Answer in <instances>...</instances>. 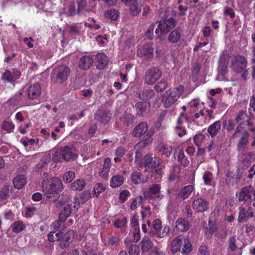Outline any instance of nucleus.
I'll return each instance as SVG.
<instances>
[{"mask_svg": "<svg viewBox=\"0 0 255 255\" xmlns=\"http://www.w3.org/2000/svg\"><path fill=\"white\" fill-rule=\"evenodd\" d=\"M20 74L19 71H16L14 75L11 73L10 71L6 70L2 75L1 79L8 82L14 81L20 76Z\"/></svg>", "mask_w": 255, "mask_h": 255, "instance_id": "nucleus-37", "label": "nucleus"}, {"mask_svg": "<svg viewBox=\"0 0 255 255\" xmlns=\"http://www.w3.org/2000/svg\"><path fill=\"white\" fill-rule=\"evenodd\" d=\"M184 91V87L182 85L166 91L162 99L164 107L169 108L173 105L178 100Z\"/></svg>", "mask_w": 255, "mask_h": 255, "instance_id": "nucleus-3", "label": "nucleus"}, {"mask_svg": "<svg viewBox=\"0 0 255 255\" xmlns=\"http://www.w3.org/2000/svg\"><path fill=\"white\" fill-rule=\"evenodd\" d=\"M153 48L150 43H147L143 45L141 48H138L137 54L139 57L143 56L150 57L152 56Z\"/></svg>", "mask_w": 255, "mask_h": 255, "instance_id": "nucleus-25", "label": "nucleus"}, {"mask_svg": "<svg viewBox=\"0 0 255 255\" xmlns=\"http://www.w3.org/2000/svg\"><path fill=\"white\" fill-rule=\"evenodd\" d=\"M76 205L72 204H67L63 207L60 211L59 216V220L62 223H64L66 220L70 216L73 209L76 208Z\"/></svg>", "mask_w": 255, "mask_h": 255, "instance_id": "nucleus-20", "label": "nucleus"}, {"mask_svg": "<svg viewBox=\"0 0 255 255\" xmlns=\"http://www.w3.org/2000/svg\"><path fill=\"white\" fill-rule=\"evenodd\" d=\"M167 82L166 80L162 79L155 85L154 86V89L156 92L160 93L164 91L167 88Z\"/></svg>", "mask_w": 255, "mask_h": 255, "instance_id": "nucleus-46", "label": "nucleus"}, {"mask_svg": "<svg viewBox=\"0 0 255 255\" xmlns=\"http://www.w3.org/2000/svg\"><path fill=\"white\" fill-rule=\"evenodd\" d=\"M51 160L50 154H45L41 159L40 161L37 164V167L38 169H41L46 166L48 163Z\"/></svg>", "mask_w": 255, "mask_h": 255, "instance_id": "nucleus-45", "label": "nucleus"}, {"mask_svg": "<svg viewBox=\"0 0 255 255\" xmlns=\"http://www.w3.org/2000/svg\"><path fill=\"white\" fill-rule=\"evenodd\" d=\"M162 72L157 67H152L145 73L143 77L144 83L153 85L161 77Z\"/></svg>", "mask_w": 255, "mask_h": 255, "instance_id": "nucleus-8", "label": "nucleus"}, {"mask_svg": "<svg viewBox=\"0 0 255 255\" xmlns=\"http://www.w3.org/2000/svg\"><path fill=\"white\" fill-rule=\"evenodd\" d=\"M139 244L142 253L149 252L153 246V243L150 238L147 236L143 237Z\"/></svg>", "mask_w": 255, "mask_h": 255, "instance_id": "nucleus-31", "label": "nucleus"}, {"mask_svg": "<svg viewBox=\"0 0 255 255\" xmlns=\"http://www.w3.org/2000/svg\"><path fill=\"white\" fill-rule=\"evenodd\" d=\"M194 190V187L192 185H189L182 188L178 193V198L183 200L189 197Z\"/></svg>", "mask_w": 255, "mask_h": 255, "instance_id": "nucleus-33", "label": "nucleus"}, {"mask_svg": "<svg viewBox=\"0 0 255 255\" xmlns=\"http://www.w3.org/2000/svg\"><path fill=\"white\" fill-rule=\"evenodd\" d=\"M249 137L250 133L249 132L246 130H244L242 133V135L240 136L237 145V150L240 153L245 151Z\"/></svg>", "mask_w": 255, "mask_h": 255, "instance_id": "nucleus-16", "label": "nucleus"}, {"mask_svg": "<svg viewBox=\"0 0 255 255\" xmlns=\"http://www.w3.org/2000/svg\"><path fill=\"white\" fill-rule=\"evenodd\" d=\"M120 120L125 126L129 127L133 123L134 118L131 114L125 112L121 117Z\"/></svg>", "mask_w": 255, "mask_h": 255, "instance_id": "nucleus-35", "label": "nucleus"}, {"mask_svg": "<svg viewBox=\"0 0 255 255\" xmlns=\"http://www.w3.org/2000/svg\"><path fill=\"white\" fill-rule=\"evenodd\" d=\"M125 244L128 250L129 255H139V247L137 245L133 244L130 239L126 238L125 240Z\"/></svg>", "mask_w": 255, "mask_h": 255, "instance_id": "nucleus-27", "label": "nucleus"}, {"mask_svg": "<svg viewBox=\"0 0 255 255\" xmlns=\"http://www.w3.org/2000/svg\"><path fill=\"white\" fill-rule=\"evenodd\" d=\"M95 118L104 126L109 124L111 120V117L108 113L103 110H98L95 115Z\"/></svg>", "mask_w": 255, "mask_h": 255, "instance_id": "nucleus-23", "label": "nucleus"}, {"mask_svg": "<svg viewBox=\"0 0 255 255\" xmlns=\"http://www.w3.org/2000/svg\"><path fill=\"white\" fill-rule=\"evenodd\" d=\"M15 126L9 121H4L2 124V128L7 132H12L13 131Z\"/></svg>", "mask_w": 255, "mask_h": 255, "instance_id": "nucleus-50", "label": "nucleus"}, {"mask_svg": "<svg viewBox=\"0 0 255 255\" xmlns=\"http://www.w3.org/2000/svg\"><path fill=\"white\" fill-rule=\"evenodd\" d=\"M75 174L74 172L67 171L63 175V180L67 183H70L75 178Z\"/></svg>", "mask_w": 255, "mask_h": 255, "instance_id": "nucleus-54", "label": "nucleus"}, {"mask_svg": "<svg viewBox=\"0 0 255 255\" xmlns=\"http://www.w3.org/2000/svg\"><path fill=\"white\" fill-rule=\"evenodd\" d=\"M127 224V219L126 217H123L121 219H117L114 222V226L116 228H121V231L124 232L126 230V225Z\"/></svg>", "mask_w": 255, "mask_h": 255, "instance_id": "nucleus-48", "label": "nucleus"}, {"mask_svg": "<svg viewBox=\"0 0 255 255\" xmlns=\"http://www.w3.org/2000/svg\"><path fill=\"white\" fill-rule=\"evenodd\" d=\"M62 222H61L59 220V221H56L54 222H53L51 227V229L53 230V231L56 232H61L62 228L61 227V224H63Z\"/></svg>", "mask_w": 255, "mask_h": 255, "instance_id": "nucleus-60", "label": "nucleus"}, {"mask_svg": "<svg viewBox=\"0 0 255 255\" xmlns=\"http://www.w3.org/2000/svg\"><path fill=\"white\" fill-rule=\"evenodd\" d=\"M60 235V232L51 231L48 235V240L50 242L58 241Z\"/></svg>", "mask_w": 255, "mask_h": 255, "instance_id": "nucleus-55", "label": "nucleus"}, {"mask_svg": "<svg viewBox=\"0 0 255 255\" xmlns=\"http://www.w3.org/2000/svg\"><path fill=\"white\" fill-rule=\"evenodd\" d=\"M131 182L135 185L143 184L147 182V178L141 172L134 171L130 175Z\"/></svg>", "mask_w": 255, "mask_h": 255, "instance_id": "nucleus-22", "label": "nucleus"}, {"mask_svg": "<svg viewBox=\"0 0 255 255\" xmlns=\"http://www.w3.org/2000/svg\"><path fill=\"white\" fill-rule=\"evenodd\" d=\"M181 38V30L177 28L171 31L168 37L169 41L172 43L178 42Z\"/></svg>", "mask_w": 255, "mask_h": 255, "instance_id": "nucleus-36", "label": "nucleus"}, {"mask_svg": "<svg viewBox=\"0 0 255 255\" xmlns=\"http://www.w3.org/2000/svg\"><path fill=\"white\" fill-rule=\"evenodd\" d=\"M151 104L149 102L139 101L134 106L136 115L139 117H146L150 112Z\"/></svg>", "mask_w": 255, "mask_h": 255, "instance_id": "nucleus-11", "label": "nucleus"}, {"mask_svg": "<svg viewBox=\"0 0 255 255\" xmlns=\"http://www.w3.org/2000/svg\"><path fill=\"white\" fill-rule=\"evenodd\" d=\"M244 125H243V124H240L238 127L237 128L235 132L234 133V134L232 135V137L233 138H236L238 137H240L241 135H242L241 131L243 130L244 128Z\"/></svg>", "mask_w": 255, "mask_h": 255, "instance_id": "nucleus-63", "label": "nucleus"}, {"mask_svg": "<svg viewBox=\"0 0 255 255\" xmlns=\"http://www.w3.org/2000/svg\"><path fill=\"white\" fill-rule=\"evenodd\" d=\"M11 228L13 232L18 233L24 230L26 225L22 221L19 220L14 222Z\"/></svg>", "mask_w": 255, "mask_h": 255, "instance_id": "nucleus-42", "label": "nucleus"}, {"mask_svg": "<svg viewBox=\"0 0 255 255\" xmlns=\"http://www.w3.org/2000/svg\"><path fill=\"white\" fill-rule=\"evenodd\" d=\"M176 24V20L172 17L166 18L158 22L157 28L155 30L157 37L168 33L170 29L175 27Z\"/></svg>", "mask_w": 255, "mask_h": 255, "instance_id": "nucleus-7", "label": "nucleus"}, {"mask_svg": "<svg viewBox=\"0 0 255 255\" xmlns=\"http://www.w3.org/2000/svg\"><path fill=\"white\" fill-rule=\"evenodd\" d=\"M170 231L169 226L165 225L162 228L161 220L156 219L152 222V226L149 229L148 234L152 237L163 238L169 234Z\"/></svg>", "mask_w": 255, "mask_h": 255, "instance_id": "nucleus-6", "label": "nucleus"}, {"mask_svg": "<svg viewBox=\"0 0 255 255\" xmlns=\"http://www.w3.org/2000/svg\"><path fill=\"white\" fill-rule=\"evenodd\" d=\"M13 183L15 188L20 189L26 183V179L23 175H18L13 179Z\"/></svg>", "mask_w": 255, "mask_h": 255, "instance_id": "nucleus-38", "label": "nucleus"}, {"mask_svg": "<svg viewBox=\"0 0 255 255\" xmlns=\"http://www.w3.org/2000/svg\"><path fill=\"white\" fill-rule=\"evenodd\" d=\"M9 189L8 186H4L0 191V201L6 199L9 196Z\"/></svg>", "mask_w": 255, "mask_h": 255, "instance_id": "nucleus-58", "label": "nucleus"}, {"mask_svg": "<svg viewBox=\"0 0 255 255\" xmlns=\"http://www.w3.org/2000/svg\"><path fill=\"white\" fill-rule=\"evenodd\" d=\"M205 138V136L204 134L202 133L196 134L193 138L195 144L198 147L201 146Z\"/></svg>", "mask_w": 255, "mask_h": 255, "instance_id": "nucleus-52", "label": "nucleus"}, {"mask_svg": "<svg viewBox=\"0 0 255 255\" xmlns=\"http://www.w3.org/2000/svg\"><path fill=\"white\" fill-rule=\"evenodd\" d=\"M247 63L245 57L240 55L234 56L231 61V67L233 71L236 73L243 72L242 78L245 81L247 80L249 76V69H246Z\"/></svg>", "mask_w": 255, "mask_h": 255, "instance_id": "nucleus-1", "label": "nucleus"}, {"mask_svg": "<svg viewBox=\"0 0 255 255\" xmlns=\"http://www.w3.org/2000/svg\"><path fill=\"white\" fill-rule=\"evenodd\" d=\"M105 188L103 184L98 183H97L93 188L94 195H95L96 197H98L100 194L104 191Z\"/></svg>", "mask_w": 255, "mask_h": 255, "instance_id": "nucleus-53", "label": "nucleus"}, {"mask_svg": "<svg viewBox=\"0 0 255 255\" xmlns=\"http://www.w3.org/2000/svg\"><path fill=\"white\" fill-rule=\"evenodd\" d=\"M77 2L78 4L77 13L80 14V12L86 6L87 1L86 0H77Z\"/></svg>", "mask_w": 255, "mask_h": 255, "instance_id": "nucleus-62", "label": "nucleus"}, {"mask_svg": "<svg viewBox=\"0 0 255 255\" xmlns=\"http://www.w3.org/2000/svg\"><path fill=\"white\" fill-rule=\"evenodd\" d=\"M177 159L179 162L181 163L184 166H187L189 163L188 160L185 158V156L184 153V151L182 149H180L179 151L178 155L177 156Z\"/></svg>", "mask_w": 255, "mask_h": 255, "instance_id": "nucleus-51", "label": "nucleus"}, {"mask_svg": "<svg viewBox=\"0 0 255 255\" xmlns=\"http://www.w3.org/2000/svg\"><path fill=\"white\" fill-rule=\"evenodd\" d=\"M222 122L218 121L211 125L207 129L208 133L212 138L215 137L221 131Z\"/></svg>", "mask_w": 255, "mask_h": 255, "instance_id": "nucleus-29", "label": "nucleus"}, {"mask_svg": "<svg viewBox=\"0 0 255 255\" xmlns=\"http://www.w3.org/2000/svg\"><path fill=\"white\" fill-rule=\"evenodd\" d=\"M93 63V58L90 56L85 55L79 59L78 65L81 69L86 70L90 68Z\"/></svg>", "mask_w": 255, "mask_h": 255, "instance_id": "nucleus-24", "label": "nucleus"}, {"mask_svg": "<svg viewBox=\"0 0 255 255\" xmlns=\"http://www.w3.org/2000/svg\"><path fill=\"white\" fill-rule=\"evenodd\" d=\"M120 239L119 238L111 236L108 238V243L112 247H116L119 246Z\"/></svg>", "mask_w": 255, "mask_h": 255, "instance_id": "nucleus-57", "label": "nucleus"}, {"mask_svg": "<svg viewBox=\"0 0 255 255\" xmlns=\"http://www.w3.org/2000/svg\"><path fill=\"white\" fill-rule=\"evenodd\" d=\"M176 230L180 232H186L190 228L189 223L184 218H179L175 222Z\"/></svg>", "mask_w": 255, "mask_h": 255, "instance_id": "nucleus-30", "label": "nucleus"}, {"mask_svg": "<svg viewBox=\"0 0 255 255\" xmlns=\"http://www.w3.org/2000/svg\"><path fill=\"white\" fill-rule=\"evenodd\" d=\"M41 93V87L39 84L36 83L30 85L26 90L27 98L30 100L37 99Z\"/></svg>", "mask_w": 255, "mask_h": 255, "instance_id": "nucleus-15", "label": "nucleus"}, {"mask_svg": "<svg viewBox=\"0 0 255 255\" xmlns=\"http://www.w3.org/2000/svg\"><path fill=\"white\" fill-rule=\"evenodd\" d=\"M238 199L240 201L250 204L255 199V190L252 186L243 187L239 192Z\"/></svg>", "mask_w": 255, "mask_h": 255, "instance_id": "nucleus-9", "label": "nucleus"}, {"mask_svg": "<svg viewBox=\"0 0 255 255\" xmlns=\"http://www.w3.org/2000/svg\"><path fill=\"white\" fill-rule=\"evenodd\" d=\"M142 6V4L140 3H138L137 1L129 6V10L130 14L132 16H136L141 11V7Z\"/></svg>", "mask_w": 255, "mask_h": 255, "instance_id": "nucleus-44", "label": "nucleus"}, {"mask_svg": "<svg viewBox=\"0 0 255 255\" xmlns=\"http://www.w3.org/2000/svg\"><path fill=\"white\" fill-rule=\"evenodd\" d=\"M254 216V212L251 207H240L238 216V222L241 223H244Z\"/></svg>", "mask_w": 255, "mask_h": 255, "instance_id": "nucleus-14", "label": "nucleus"}, {"mask_svg": "<svg viewBox=\"0 0 255 255\" xmlns=\"http://www.w3.org/2000/svg\"><path fill=\"white\" fill-rule=\"evenodd\" d=\"M61 153L63 159L66 161L74 160L77 157L75 148L73 146H65L61 149Z\"/></svg>", "mask_w": 255, "mask_h": 255, "instance_id": "nucleus-17", "label": "nucleus"}, {"mask_svg": "<svg viewBox=\"0 0 255 255\" xmlns=\"http://www.w3.org/2000/svg\"><path fill=\"white\" fill-rule=\"evenodd\" d=\"M192 207L195 212L203 213L208 210L209 202L206 199L199 197L193 200Z\"/></svg>", "mask_w": 255, "mask_h": 255, "instance_id": "nucleus-12", "label": "nucleus"}, {"mask_svg": "<svg viewBox=\"0 0 255 255\" xmlns=\"http://www.w3.org/2000/svg\"><path fill=\"white\" fill-rule=\"evenodd\" d=\"M85 186V181L83 180H76L71 185V188L73 190L81 191Z\"/></svg>", "mask_w": 255, "mask_h": 255, "instance_id": "nucleus-47", "label": "nucleus"}, {"mask_svg": "<svg viewBox=\"0 0 255 255\" xmlns=\"http://www.w3.org/2000/svg\"><path fill=\"white\" fill-rule=\"evenodd\" d=\"M148 126L145 122H140L133 129L132 135L134 137H140L148 131Z\"/></svg>", "mask_w": 255, "mask_h": 255, "instance_id": "nucleus-19", "label": "nucleus"}, {"mask_svg": "<svg viewBox=\"0 0 255 255\" xmlns=\"http://www.w3.org/2000/svg\"><path fill=\"white\" fill-rule=\"evenodd\" d=\"M143 197L142 196H138L132 201L130 204V208L132 210H135L142 202Z\"/></svg>", "mask_w": 255, "mask_h": 255, "instance_id": "nucleus-56", "label": "nucleus"}, {"mask_svg": "<svg viewBox=\"0 0 255 255\" xmlns=\"http://www.w3.org/2000/svg\"><path fill=\"white\" fill-rule=\"evenodd\" d=\"M130 195V192L127 190H124L123 191H122L120 194V199L121 200V202L122 203H124L125 202L128 197Z\"/></svg>", "mask_w": 255, "mask_h": 255, "instance_id": "nucleus-64", "label": "nucleus"}, {"mask_svg": "<svg viewBox=\"0 0 255 255\" xmlns=\"http://www.w3.org/2000/svg\"><path fill=\"white\" fill-rule=\"evenodd\" d=\"M155 92L151 89L144 88L137 93L136 97L142 102H149L155 96Z\"/></svg>", "mask_w": 255, "mask_h": 255, "instance_id": "nucleus-18", "label": "nucleus"}, {"mask_svg": "<svg viewBox=\"0 0 255 255\" xmlns=\"http://www.w3.org/2000/svg\"><path fill=\"white\" fill-rule=\"evenodd\" d=\"M241 154L240 160L244 165L248 166L250 165L255 159V153L254 152H246V151Z\"/></svg>", "mask_w": 255, "mask_h": 255, "instance_id": "nucleus-28", "label": "nucleus"}, {"mask_svg": "<svg viewBox=\"0 0 255 255\" xmlns=\"http://www.w3.org/2000/svg\"><path fill=\"white\" fill-rule=\"evenodd\" d=\"M42 187L45 195L57 193L62 189L63 183L61 179L55 177L50 179L44 180Z\"/></svg>", "mask_w": 255, "mask_h": 255, "instance_id": "nucleus-5", "label": "nucleus"}, {"mask_svg": "<svg viewBox=\"0 0 255 255\" xmlns=\"http://www.w3.org/2000/svg\"><path fill=\"white\" fill-rule=\"evenodd\" d=\"M111 160L110 158H106L104 161L103 167L100 170L99 173L104 179H107L111 168Z\"/></svg>", "mask_w": 255, "mask_h": 255, "instance_id": "nucleus-32", "label": "nucleus"}, {"mask_svg": "<svg viewBox=\"0 0 255 255\" xmlns=\"http://www.w3.org/2000/svg\"><path fill=\"white\" fill-rule=\"evenodd\" d=\"M124 182V178L122 175H116L111 178L110 185L112 188H117L121 186Z\"/></svg>", "mask_w": 255, "mask_h": 255, "instance_id": "nucleus-40", "label": "nucleus"}, {"mask_svg": "<svg viewBox=\"0 0 255 255\" xmlns=\"http://www.w3.org/2000/svg\"><path fill=\"white\" fill-rule=\"evenodd\" d=\"M69 32L70 34L74 35H78L80 34V29L76 25H69L68 26Z\"/></svg>", "mask_w": 255, "mask_h": 255, "instance_id": "nucleus-61", "label": "nucleus"}, {"mask_svg": "<svg viewBox=\"0 0 255 255\" xmlns=\"http://www.w3.org/2000/svg\"><path fill=\"white\" fill-rule=\"evenodd\" d=\"M250 120V118L248 116L247 114L242 111L239 112L236 117L235 121L237 123L243 124L245 126L246 123Z\"/></svg>", "mask_w": 255, "mask_h": 255, "instance_id": "nucleus-43", "label": "nucleus"}, {"mask_svg": "<svg viewBox=\"0 0 255 255\" xmlns=\"http://www.w3.org/2000/svg\"><path fill=\"white\" fill-rule=\"evenodd\" d=\"M217 230V225L213 223L211 219H209L208 221V227L204 228V232L207 238L209 239L212 238L213 235Z\"/></svg>", "mask_w": 255, "mask_h": 255, "instance_id": "nucleus-34", "label": "nucleus"}, {"mask_svg": "<svg viewBox=\"0 0 255 255\" xmlns=\"http://www.w3.org/2000/svg\"><path fill=\"white\" fill-rule=\"evenodd\" d=\"M213 178L214 176L211 172L208 171H206L204 172L203 176V179L205 185H211L213 181Z\"/></svg>", "mask_w": 255, "mask_h": 255, "instance_id": "nucleus-49", "label": "nucleus"}, {"mask_svg": "<svg viewBox=\"0 0 255 255\" xmlns=\"http://www.w3.org/2000/svg\"><path fill=\"white\" fill-rule=\"evenodd\" d=\"M160 188V185L158 184H152L147 189L144 191V198L148 200L159 198Z\"/></svg>", "mask_w": 255, "mask_h": 255, "instance_id": "nucleus-13", "label": "nucleus"}, {"mask_svg": "<svg viewBox=\"0 0 255 255\" xmlns=\"http://www.w3.org/2000/svg\"><path fill=\"white\" fill-rule=\"evenodd\" d=\"M95 61L97 69L100 70L103 69L108 63V57L103 53H98L96 55Z\"/></svg>", "mask_w": 255, "mask_h": 255, "instance_id": "nucleus-26", "label": "nucleus"}, {"mask_svg": "<svg viewBox=\"0 0 255 255\" xmlns=\"http://www.w3.org/2000/svg\"><path fill=\"white\" fill-rule=\"evenodd\" d=\"M74 231L72 230H69L65 233L60 232V235L59 237V247L61 249L68 248L72 242L74 238Z\"/></svg>", "mask_w": 255, "mask_h": 255, "instance_id": "nucleus-10", "label": "nucleus"}, {"mask_svg": "<svg viewBox=\"0 0 255 255\" xmlns=\"http://www.w3.org/2000/svg\"><path fill=\"white\" fill-rule=\"evenodd\" d=\"M152 156L151 154H146L141 160L139 167H145L146 169L152 168Z\"/></svg>", "mask_w": 255, "mask_h": 255, "instance_id": "nucleus-41", "label": "nucleus"}, {"mask_svg": "<svg viewBox=\"0 0 255 255\" xmlns=\"http://www.w3.org/2000/svg\"><path fill=\"white\" fill-rule=\"evenodd\" d=\"M157 149L162 155H164L166 157L169 156L172 152V147L167 146L164 143L159 144L157 147Z\"/></svg>", "mask_w": 255, "mask_h": 255, "instance_id": "nucleus-39", "label": "nucleus"}, {"mask_svg": "<svg viewBox=\"0 0 255 255\" xmlns=\"http://www.w3.org/2000/svg\"><path fill=\"white\" fill-rule=\"evenodd\" d=\"M171 246L173 253L181 252L183 254L187 255L191 251L192 245L189 239L181 236L172 241Z\"/></svg>", "mask_w": 255, "mask_h": 255, "instance_id": "nucleus-2", "label": "nucleus"}, {"mask_svg": "<svg viewBox=\"0 0 255 255\" xmlns=\"http://www.w3.org/2000/svg\"><path fill=\"white\" fill-rule=\"evenodd\" d=\"M154 133V129L153 128L149 129L144 135L143 138L137 143L138 147L143 148L150 145L153 142L152 136L153 135Z\"/></svg>", "mask_w": 255, "mask_h": 255, "instance_id": "nucleus-21", "label": "nucleus"}, {"mask_svg": "<svg viewBox=\"0 0 255 255\" xmlns=\"http://www.w3.org/2000/svg\"><path fill=\"white\" fill-rule=\"evenodd\" d=\"M247 173H245V170L244 168H238L236 175V182H239L243 176H247Z\"/></svg>", "mask_w": 255, "mask_h": 255, "instance_id": "nucleus-59", "label": "nucleus"}, {"mask_svg": "<svg viewBox=\"0 0 255 255\" xmlns=\"http://www.w3.org/2000/svg\"><path fill=\"white\" fill-rule=\"evenodd\" d=\"M70 74V69L68 66L60 65L52 70L50 78L53 83L61 84L68 79Z\"/></svg>", "mask_w": 255, "mask_h": 255, "instance_id": "nucleus-4", "label": "nucleus"}]
</instances>
